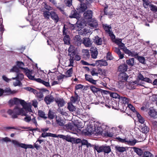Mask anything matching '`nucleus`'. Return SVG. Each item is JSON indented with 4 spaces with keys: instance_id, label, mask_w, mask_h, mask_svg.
<instances>
[{
    "instance_id": "4468645a",
    "label": "nucleus",
    "mask_w": 157,
    "mask_h": 157,
    "mask_svg": "<svg viewBox=\"0 0 157 157\" xmlns=\"http://www.w3.org/2000/svg\"><path fill=\"white\" fill-rule=\"evenodd\" d=\"M148 114L152 117L156 118L157 117V111L152 108L149 109Z\"/></svg>"
},
{
    "instance_id": "052dcab7",
    "label": "nucleus",
    "mask_w": 157,
    "mask_h": 157,
    "mask_svg": "<svg viewBox=\"0 0 157 157\" xmlns=\"http://www.w3.org/2000/svg\"><path fill=\"white\" fill-rule=\"evenodd\" d=\"M91 73L92 76H98V73L96 71V69L94 68L92 70Z\"/></svg>"
},
{
    "instance_id": "680f3d73",
    "label": "nucleus",
    "mask_w": 157,
    "mask_h": 157,
    "mask_svg": "<svg viewBox=\"0 0 157 157\" xmlns=\"http://www.w3.org/2000/svg\"><path fill=\"white\" fill-rule=\"evenodd\" d=\"M17 65L19 67V68H18L19 69V68H20L22 69H23L25 71V68L23 67L24 66V64L22 62H18L17 63Z\"/></svg>"
},
{
    "instance_id": "338daca9",
    "label": "nucleus",
    "mask_w": 157,
    "mask_h": 157,
    "mask_svg": "<svg viewBox=\"0 0 157 157\" xmlns=\"http://www.w3.org/2000/svg\"><path fill=\"white\" fill-rule=\"evenodd\" d=\"M106 58L108 60H112L113 59V57L111 55V54L109 52H108L107 53Z\"/></svg>"
},
{
    "instance_id": "37998d69",
    "label": "nucleus",
    "mask_w": 157,
    "mask_h": 157,
    "mask_svg": "<svg viewBox=\"0 0 157 157\" xmlns=\"http://www.w3.org/2000/svg\"><path fill=\"white\" fill-rule=\"evenodd\" d=\"M48 115V118L50 119H53L55 117L54 113L52 111L50 110H49V111Z\"/></svg>"
},
{
    "instance_id": "0eeeda50",
    "label": "nucleus",
    "mask_w": 157,
    "mask_h": 157,
    "mask_svg": "<svg viewBox=\"0 0 157 157\" xmlns=\"http://www.w3.org/2000/svg\"><path fill=\"white\" fill-rule=\"evenodd\" d=\"M103 26L106 32L109 34V36L111 38L114 39L115 36L113 34V32L110 30L111 29V26L110 25H108L106 24L103 25Z\"/></svg>"
},
{
    "instance_id": "4c0bfd02",
    "label": "nucleus",
    "mask_w": 157,
    "mask_h": 157,
    "mask_svg": "<svg viewBox=\"0 0 157 157\" xmlns=\"http://www.w3.org/2000/svg\"><path fill=\"white\" fill-rule=\"evenodd\" d=\"M81 2L80 11L84 12L86 9L87 6L86 4L82 3V2Z\"/></svg>"
},
{
    "instance_id": "f8f14e48",
    "label": "nucleus",
    "mask_w": 157,
    "mask_h": 157,
    "mask_svg": "<svg viewBox=\"0 0 157 157\" xmlns=\"http://www.w3.org/2000/svg\"><path fill=\"white\" fill-rule=\"evenodd\" d=\"M54 100V98L52 95L51 94L46 96L44 98V101L47 105L50 104Z\"/></svg>"
},
{
    "instance_id": "dca6fc26",
    "label": "nucleus",
    "mask_w": 157,
    "mask_h": 157,
    "mask_svg": "<svg viewBox=\"0 0 157 157\" xmlns=\"http://www.w3.org/2000/svg\"><path fill=\"white\" fill-rule=\"evenodd\" d=\"M93 16V12L92 10H88L85 12L83 14L84 17L87 19H91Z\"/></svg>"
},
{
    "instance_id": "a211bd4d",
    "label": "nucleus",
    "mask_w": 157,
    "mask_h": 157,
    "mask_svg": "<svg viewBox=\"0 0 157 157\" xmlns=\"http://www.w3.org/2000/svg\"><path fill=\"white\" fill-rule=\"evenodd\" d=\"M96 65L97 66L100 67L104 66H106L108 65V63L106 60L104 59H101L96 60Z\"/></svg>"
},
{
    "instance_id": "6e6552de",
    "label": "nucleus",
    "mask_w": 157,
    "mask_h": 157,
    "mask_svg": "<svg viewBox=\"0 0 157 157\" xmlns=\"http://www.w3.org/2000/svg\"><path fill=\"white\" fill-rule=\"evenodd\" d=\"M24 72L29 79L36 81V79L35 78L34 74L32 71H30L27 68L25 69Z\"/></svg>"
},
{
    "instance_id": "13d9d810",
    "label": "nucleus",
    "mask_w": 157,
    "mask_h": 157,
    "mask_svg": "<svg viewBox=\"0 0 157 157\" xmlns=\"http://www.w3.org/2000/svg\"><path fill=\"white\" fill-rule=\"evenodd\" d=\"M0 23H1V24L0 25V30L1 32V34L2 35L4 30V26L2 25V20L0 19Z\"/></svg>"
},
{
    "instance_id": "f03ea898",
    "label": "nucleus",
    "mask_w": 157,
    "mask_h": 157,
    "mask_svg": "<svg viewBox=\"0 0 157 157\" xmlns=\"http://www.w3.org/2000/svg\"><path fill=\"white\" fill-rule=\"evenodd\" d=\"M0 140L2 142H8L12 141L13 144L15 146L20 147L22 148L26 149L28 148H34V147L31 144H27L23 143H21L15 140H12L11 141L10 139L8 137L5 138H1Z\"/></svg>"
},
{
    "instance_id": "a878e982",
    "label": "nucleus",
    "mask_w": 157,
    "mask_h": 157,
    "mask_svg": "<svg viewBox=\"0 0 157 157\" xmlns=\"http://www.w3.org/2000/svg\"><path fill=\"white\" fill-rule=\"evenodd\" d=\"M127 66L125 64H122L120 65L118 67V70L121 73H124L127 69Z\"/></svg>"
},
{
    "instance_id": "9d476101",
    "label": "nucleus",
    "mask_w": 157,
    "mask_h": 157,
    "mask_svg": "<svg viewBox=\"0 0 157 157\" xmlns=\"http://www.w3.org/2000/svg\"><path fill=\"white\" fill-rule=\"evenodd\" d=\"M128 76L125 73H121L118 75V78L119 81L121 82H126Z\"/></svg>"
},
{
    "instance_id": "2eb2a0df",
    "label": "nucleus",
    "mask_w": 157,
    "mask_h": 157,
    "mask_svg": "<svg viewBox=\"0 0 157 157\" xmlns=\"http://www.w3.org/2000/svg\"><path fill=\"white\" fill-rule=\"evenodd\" d=\"M95 129L97 133L98 134H101L103 131V129L101 126V124L97 123L95 124Z\"/></svg>"
},
{
    "instance_id": "bf43d9fd",
    "label": "nucleus",
    "mask_w": 157,
    "mask_h": 157,
    "mask_svg": "<svg viewBox=\"0 0 157 157\" xmlns=\"http://www.w3.org/2000/svg\"><path fill=\"white\" fill-rule=\"evenodd\" d=\"M131 56L132 57H134L135 58H137L138 56V54L135 52H130V53L129 56Z\"/></svg>"
},
{
    "instance_id": "c03bdc74",
    "label": "nucleus",
    "mask_w": 157,
    "mask_h": 157,
    "mask_svg": "<svg viewBox=\"0 0 157 157\" xmlns=\"http://www.w3.org/2000/svg\"><path fill=\"white\" fill-rule=\"evenodd\" d=\"M38 114L40 117L44 119H46L47 118V117L46 116L44 112L41 110L39 111Z\"/></svg>"
},
{
    "instance_id": "c9c22d12",
    "label": "nucleus",
    "mask_w": 157,
    "mask_h": 157,
    "mask_svg": "<svg viewBox=\"0 0 157 157\" xmlns=\"http://www.w3.org/2000/svg\"><path fill=\"white\" fill-rule=\"evenodd\" d=\"M127 64L129 66H132L134 65V59L131 58L126 60Z\"/></svg>"
},
{
    "instance_id": "774afa93",
    "label": "nucleus",
    "mask_w": 157,
    "mask_h": 157,
    "mask_svg": "<svg viewBox=\"0 0 157 157\" xmlns=\"http://www.w3.org/2000/svg\"><path fill=\"white\" fill-rule=\"evenodd\" d=\"M86 52L84 54V56L86 58H89L90 56L89 52L87 50H86Z\"/></svg>"
},
{
    "instance_id": "aec40b11",
    "label": "nucleus",
    "mask_w": 157,
    "mask_h": 157,
    "mask_svg": "<svg viewBox=\"0 0 157 157\" xmlns=\"http://www.w3.org/2000/svg\"><path fill=\"white\" fill-rule=\"evenodd\" d=\"M129 101V99L125 97H120L119 98V102L120 103V104H128Z\"/></svg>"
},
{
    "instance_id": "ddd939ff",
    "label": "nucleus",
    "mask_w": 157,
    "mask_h": 157,
    "mask_svg": "<svg viewBox=\"0 0 157 157\" xmlns=\"http://www.w3.org/2000/svg\"><path fill=\"white\" fill-rule=\"evenodd\" d=\"M56 122L57 124L60 126H63L65 123V119H63L59 117L56 116Z\"/></svg>"
},
{
    "instance_id": "412c9836",
    "label": "nucleus",
    "mask_w": 157,
    "mask_h": 157,
    "mask_svg": "<svg viewBox=\"0 0 157 157\" xmlns=\"http://www.w3.org/2000/svg\"><path fill=\"white\" fill-rule=\"evenodd\" d=\"M84 45L86 47H90L92 45V43L90 39L89 38H85L82 41Z\"/></svg>"
},
{
    "instance_id": "f704fd0d",
    "label": "nucleus",
    "mask_w": 157,
    "mask_h": 157,
    "mask_svg": "<svg viewBox=\"0 0 157 157\" xmlns=\"http://www.w3.org/2000/svg\"><path fill=\"white\" fill-rule=\"evenodd\" d=\"M36 96L40 100H42L43 98V93L42 92L40 91H38L36 90V93H35Z\"/></svg>"
},
{
    "instance_id": "423d86ee",
    "label": "nucleus",
    "mask_w": 157,
    "mask_h": 157,
    "mask_svg": "<svg viewBox=\"0 0 157 157\" xmlns=\"http://www.w3.org/2000/svg\"><path fill=\"white\" fill-rule=\"evenodd\" d=\"M19 69L16 66H14L10 70V72H15L17 73V78L20 81L24 78V75L19 72Z\"/></svg>"
},
{
    "instance_id": "9b49d317",
    "label": "nucleus",
    "mask_w": 157,
    "mask_h": 157,
    "mask_svg": "<svg viewBox=\"0 0 157 157\" xmlns=\"http://www.w3.org/2000/svg\"><path fill=\"white\" fill-rule=\"evenodd\" d=\"M82 41L80 36L79 35L75 36L74 38L73 43L76 46L80 45L82 43Z\"/></svg>"
},
{
    "instance_id": "5701e85b",
    "label": "nucleus",
    "mask_w": 157,
    "mask_h": 157,
    "mask_svg": "<svg viewBox=\"0 0 157 157\" xmlns=\"http://www.w3.org/2000/svg\"><path fill=\"white\" fill-rule=\"evenodd\" d=\"M119 104V102L118 103L116 101H112L111 106H112L113 109L118 110L120 109L121 107L120 106V104Z\"/></svg>"
},
{
    "instance_id": "39448f33",
    "label": "nucleus",
    "mask_w": 157,
    "mask_h": 157,
    "mask_svg": "<svg viewBox=\"0 0 157 157\" xmlns=\"http://www.w3.org/2000/svg\"><path fill=\"white\" fill-rule=\"evenodd\" d=\"M69 56H70V64L68 65L69 67L73 66L75 60L78 61L81 59L80 56L76 52L72 54H69Z\"/></svg>"
},
{
    "instance_id": "473e14b6",
    "label": "nucleus",
    "mask_w": 157,
    "mask_h": 157,
    "mask_svg": "<svg viewBox=\"0 0 157 157\" xmlns=\"http://www.w3.org/2000/svg\"><path fill=\"white\" fill-rule=\"evenodd\" d=\"M111 100H107L105 103L104 102L102 101L100 102L101 104H104V105L105 107L108 108H110L111 107Z\"/></svg>"
},
{
    "instance_id": "cd10ccee",
    "label": "nucleus",
    "mask_w": 157,
    "mask_h": 157,
    "mask_svg": "<svg viewBox=\"0 0 157 157\" xmlns=\"http://www.w3.org/2000/svg\"><path fill=\"white\" fill-rule=\"evenodd\" d=\"M51 17L57 23L59 20V17L56 13L54 11H51Z\"/></svg>"
},
{
    "instance_id": "72a5a7b5",
    "label": "nucleus",
    "mask_w": 157,
    "mask_h": 157,
    "mask_svg": "<svg viewBox=\"0 0 157 157\" xmlns=\"http://www.w3.org/2000/svg\"><path fill=\"white\" fill-rule=\"evenodd\" d=\"M90 90L94 93H97L98 92L100 91V89L96 87L93 85H90L89 86Z\"/></svg>"
},
{
    "instance_id": "a19ab883",
    "label": "nucleus",
    "mask_w": 157,
    "mask_h": 157,
    "mask_svg": "<svg viewBox=\"0 0 157 157\" xmlns=\"http://www.w3.org/2000/svg\"><path fill=\"white\" fill-rule=\"evenodd\" d=\"M51 15V12L47 11H43V15L45 19H49Z\"/></svg>"
},
{
    "instance_id": "c85d7f7f",
    "label": "nucleus",
    "mask_w": 157,
    "mask_h": 157,
    "mask_svg": "<svg viewBox=\"0 0 157 157\" xmlns=\"http://www.w3.org/2000/svg\"><path fill=\"white\" fill-rule=\"evenodd\" d=\"M126 147H120L118 145L116 146L115 148L116 151L119 152H123L126 151Z\"/></svg>"
},
{
    "instance_id": "e2e57ef3",
    "label": "nucleus",
    "mask_w": 157,
    "mask_h": 157,
    "mask_svg": "<svg viewBox=\"0 0 157 157\" xmlns=\"http://www.w3.org/2000/svg\"><path fill=\"white\" fill-rule=\"evenodd\" d=\"M64 128L68 130H72V125L70 124H68L65 125H64Z\"/></svg>"
},
{
    "instance_id": "b1692460",
    "label": "nucleus",
    "mask_w": 157,
    "mask_h": 157,
    "mask_svg": "<svg viewBox=\"0 0 157 157\" xmlns=\"http://www.w3.org/2000/svg\"><path fill=\"white\" fill-rule=\"evenodd\" d=\"M79 14L76 10H72L69 17L72 18H76L77 19L78 17Z\"/></svg>"
},
{
    "instance_id": "5fc2aeb1",
    "label": "nucleus",
    "mask_w": 157,
    "mask_h": 157,
    "mask_svg": "<svg viewBox=\"0 0 157 157\" xmlns=\"http://www.w3.org/2000/svg\"><path fill=\"white\" fill-rule=\"evenodd\" d=\"M143 2V5L144 7L147 8L150 3V2L148 0H142Z\"/></svg>"
},
{
    "instance_id": "6ab92c4d",
    "label": "nucleus",
    "mask_w": 157,
    "mask_h": 157,
    "mask_svg": "<svg viewBox=\"0 0 157 157\" xmlns=\"http://www.w3.org/2000/svg\"><path fill=\"white\" fill-rule=\"evenodd\" d=\"M85 79L86 80L89 82L91 83L96 85L97 84V80L93 79L91 76L87 74L85 75Z\"/></svg>"
},
{
    "instance_id": "ea45409f",
    "label": "nucleus",
    "mask_w": 157,
    "mask_h": 157,
    "mask_svg": "<svg viewBox=\"0 0 157 157\" xmlns=\"http://www.w3.org/2000/svg\"><path fill=\"white\" fill-rule=\"evenodd\" d=\"M67 108L70 111H75L76 109L75 107L71 103H68Z\"/></svg>"
},
{
    "instance_id": "8fccbe9b",
    "label": "nucleus",
    "mask_w": 157,
    "mask_h": 157,
    "mask_svg": "<svg viewBox=\"0 0 157 157\" xmlns=\"http://www.w3.org/2000/svg\"><path fill=\"white\" fill-rule=\"evenodd\" d=\"M136 58L140 62L143 64L145 63V59L144 57L141 56H138Z\"/></svg>"
},
{
    "instance_id": "09e8293b",
    "label": "nucleus",
    "mask_w": 157,
    "mask_h": 157,
    "mask_svg": "<svg viewBox=\"0 0 157 157\" xmlns=\"http://www.w3.org/2000/svg\"><path fill=\"white\" fill-rule=\"evenodd\" d=\"M101 126L103 131H105V132H106L110 128L109 126L105 124H101Z\"/></svg>"
},
{
    "instance_id": "79ce46f5",
    "label": "nucleus",
    "mask_w": 157,
    "mask_h": 157,
    "mask_svg": "<svg viewBox=\"0 0 157 157\" xmlns=\"http://www.w3.org/2000/svg\"><path fill=\"white\" fill-rule=\"evenodd\" d=\"M64 139L69 142H71L72 141H75V138L71 137L69 136H65Z\"/></svg>"
},
{
    "instance_id": "e433bc0d",
    "label": "nucleus",
    "mask_w": 157,
    "mask_h": 157,
    "mask_svg": "<svg viewBox=\"0 0 157 157\" xmlns=\"http://www.w3.org/2000/svg\"><path fill=\"white\" fill-rule=\"evenodd\" d=\"M133 149L134 152H136L139 155L141 156L142 154L143 151L141 149L136 148V147H134Z\"/></svg>"
},
{
    "instance_id": "3c124183",
    "label": "nucleus",
    "mask_w": 157,
    "mask_h": 157,
    "mask_svg": "<svg viewBox=\"0 0 157 157\" xmlns=\"http://www.w3.org/2000/svg\"><path fill=\"white\" fill-rule=\"evenodd\" d=\"M144 157H153V155L149 151H145L144 153Z\"/></svg>"
},
{
    "instance_id": "de8ad7c7",
    "label": "nucleus",
    "mask_w": 157,
    "mask_h": 157,
    "mask_svg": "<svg viewBox=\"0 0 157 157\" xmlns=\"http://www.w3.org/2000/svg\"><path fill=\"white\" fill-rule=\"evenodd\" d=\"M110 97L113 98H118L119 99L120 97V96L119 94L114 92L110 93Z\"/></svg>"
},
{
    "instance_id": "20e7f679",
    "label": "nucleus",
    "mask_w": 157,
    "mask_h": 157,
    "mask_svg": "<svg viewBox=\"0 0 157 157\" xmlns=\"http://www.w3.org/2000/svg\"><path fill=\"white\" fill-rule=\"evenodd\" d=\"M116 139L119 142L124 143L131 146H134L137 142V141L136 140H131L126 138L122 139L120 137H117Z\"/></svg>"
},
{
    "instance_id": "864d4df0",
    "label": "nucleus",
    "mask_w": 157,
    "mask_h": 157,
    "mask_svg": "<svg viewBox=\"0 0 157 157\" xmlns=\"http://www.w3.org/2000/svg\"><path fill=\"white\" fill-rule=\"evenodd\" d=\"M13 84L15 86H21L22 85L21 81L18 79L16 80V81L13 82Z\"/></svg>"
},
{
    "instance_id": "4be33fe9",
    "label": "nucleus",
    "mask_w": 157,
    "mask_h": 157,
    "mask_svg": "<svg viewBox=\"0 0 157 157\" xmlns=\"http://www.w3.org/2000/svg\"><path fill=\"white\" fill-rule=\"evenodd\" d=\"M140 128V131L144 134L147 133L149 130V128L145 124L141 126Z\"/></svg>"
},
{
    "instance_id": "0e129e2a",
    "label": "nucleus",
    "mask_w": 157,
    "mask_h": 157,
    "mask_svg": "<svg viewBox=\"0 0 157 157\" xmlns=\"http://www.w3.org/2000/svg\"><path fill=\"white\" fill-rule=\"evenodd\" d=\"M127 106H128V107L132 111L136 113V111L135 110V109L134 107H133L131 104L128 103L127 105Z\"/></svg>"
},
{
    "instance_id": "4d7b16f0",
    "label": "nucleus",
    "mask_w": 157,
    "mask_h": 157,
    "mask_svg": "<svg viewBox=\"0 0 157 157\" xmlns=\"http://www.w3.org/2000/svg\"><path fill=\"white\" fill-rule=\"evenodd\" d=\"M25 89L27 90L30 92H33L34 94L35 93H36V90L30 87H27L25 88Z\"/></svg>"
},
{
    "instance_id": "7ed1b4c3",
    "label": "nucleus",
    "mask_w": 157,
    "mask_h": 157,
    "mask_svg": "<svg viewBox=\"0 0 157 157\" xmlns=\"http://www.w3.org/2000/svg\"><path fill=\"white\" fill-rule=\"evenodd\" d=\"M94 150H96L98 153L103 152L105 153L108 154L111 151L110 147L106 144L102 145H95Z\"/></svg>"
},
{
    "instance_id": "bb28decb",
    "label": "nucleus",
    "mask_w": 157,
    "mask_h": 157,
    "mask_svg": "<svg viewBox=\"0 0 157 157\" xmlns=\"http://www.w3.org/2000/svg\"><path fill=\"white\" fill-rule=\"evenodd\" d=\"M94 42L98 45H101L102 44L103 41L102 39L97 36H95L94 39Z\"/></svg>"
},
{
    "instance_id": "58836bf2",
    "label": "nucleus",
    "mask_w": 157,
    "mask_h": 157,
    "mask_svg": "<svg viewBox=\"0 0 157 157\" xmlns=\"http://www.w3.org/2000/svg\"><path fill=\"white\" fill-rule=\"evenodd\" d=\"M63 41L65 44H70V39L68 35H65L63 38Z\"/></svg>"
},
{
    "instance_id": "c756f323",
    "label": "nucleus",
    "mask_w": 157,
    "mask_h": 157,
    "mask_svg": "<svg viewBox=\"0 0 157 157\" xmlns=\"http://www.w3.org/2000/svg\"><path fill=\"white\" fill-rule=\"evenodd\" d=\"M36 81L42 84L46 87L50 86V84L49 82L45 81L41 79L40 78H36Z\"/></svg>"
},
{
    "instance_id": "49530a36",
    "label": "nucleus",
    "mask_w": 157,
    "mask_h": 157,
    "mask_svg": "<svg viewBox=\"0 0 157 157\" xmlns=\"http://www.w3.org/2000/svg\"><path fill=\"white\" fill-rule=\"evenodd\" d=\"M73 72V68H71L68 70L66 73V75L67 77H70L71 76Z\"/></svg>"
},
{
    "instance_id": "6e6d98bb",
    "label": "nucleus",
    "mask_w": 157,
    "mask_h": 157,
    "mask_svg": "<svg viewBox=\"0 0 157 157\" xmlns=\"http://www.w3.org/2000/svg\"><path fill=\"white\" fill-rule=\"evenodd\" d=\"M128 104H120V106L121 107L120 109L122 110V111H125L128 107L127 105Z\"/></svg>"
},
{
    "instance_id": "a18cd8bd",
    "label": "nucleus",
    "mask_w": 157,
    "mask_h": 157,
    "mask_svg": "<svg viewBox=\"0 0 157 157\" xmlns=\"http://www.w3.org/2000/svg\"><path fill=\"white\" fill-rule=\"evenodd\" d=\"M89 25L91 27L95 28L98 25V23L96 20H94L93 21L90 22Z\"/></svg>"
},
{
    "instance_id": "f3484780",
    "label": "nucleus",
    "mask_w": 157,
    "mask_h": 157,
    "mask_svg": "<svg viewBox=\"0 0 157 157\" xmlns=\"http://www.w3.org/2000/svg\"><path fill=\"white\" fill-rule=\"evenodd\" d=\"M91 56L92 58L96 59L98 54L97 49L96 48L92 47L90 48Z\"/></svg>"
},
{
    "instance_id": "2f4dec72",
    "label": "nucleus",
    "mask_w": 157,
    "mask_h": 157,
    "mask_svg": "<svg viewBox=\"0 0 157 157\" xmlns=\"http://www.w3.org/2000/svg\"><path fill=\"white\" fill-rule=\"evenodd\" d=\"M68 55L76 52L75 48L72 45H70L68 49Z\"/></svg>"
},
{
    "instance_id": "1a4fd4ad",
    "label": "nucleus",
    "mask_w": 157,
    "mask_h": 157,
    "mask_svg": "<svg viewBox=\"0 0 157 157\" xmlns=\"http://www.w3.org/2000/svg\"><path fill=\"white\" fill-rule=\"evenodd\" d=\"M13 101L15 104H17L20 103L22 106H23L25 107H27V104L24 100L20 99L17 98H13Z\"/></svg>"
},
{
    "instance_id": "69168bd1",
    "label": "nucleus",
    "mask_w": 157,
    "mask_h": 157,
    "mask_svg": "<svg viewBox=\"0 0 157 157\" xmlns=\"http://www.w3.org/2000/svg\"><path fill=\"white\" fill-rule=\"evenodd\" d=\"M3 79L6 82H8L11 80V79L7 78L5 75H3L2 76Z\"/></svg>"
},
{
    "instance_id": "603ef678",
    "label": "nucleus",
    "mask_w": 157,
    "mask_h": 157,
    "mask_svg": "<svg viewBox=\"0 0 157 157\" xmlns=\"http://www.w3.org/2000/svg\"><path fill=\"white\" fill-rule=\"evenodd\" d=\"M151 10L153 12H157V7L154 5L151 4L149 5Z\"/></svg>"
},
{
    "instance_id": "393cba45",
    "label": "nucleus",
    "mask_w": 157,
    "mask_h": 157,
    "mask_svg": "<svg viewBox=\"0 0 157 157\" xmlns=\"http://www.w3.org/2000/svg\"><path fill=\"white\" fill-rule=\"evenodd\" d=\"M55 101L59 107L63 106L65 102L63 100L60 98H58L55 99Z\"/></svg>"
},
{
    "instance_id": "7c9ffc66",
    "label": "nucleus",
    "mask_w": 157,
    "mask_h": 157,
    "mask_svg": "<svg viewBox=\"0 0 157 157\" xmlns=\"http://www.w3.org/2000/svg\"><path fill=\"white\" fill-rule=\"evenodd\" d=\"M136 114L137 117L138 118L139 121L141 124L144 123L145 121L144 118L137 111H136Z\"/></svg>"
},
{
    "instance_id": "f257e3e1",
    "label": "nucleus",
    "mask_w": 157,
    "mask_h": 157,
    "mask_svg": "<svg viewBox=\"0 0 157 157\" xmlns=\"http://www.w3.org/2000/svg\"><path fill=\"white\" fill-rule=\"evenodd\" d=\"M27 107H25L21 105H17L15 106L13 110L9 109L7 113L9 115L11 116L12 118H17L18 115L26 116L28 112H32V110L31 109L30 105L27 104Z\"/></svg>"
}]
</instances>
